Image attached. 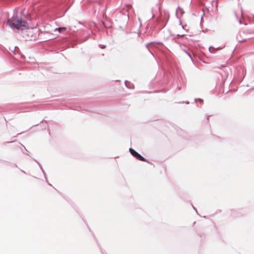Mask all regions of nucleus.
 <instances>
[{
    "mask_svg": "<svg viewBox=\"0 0 254 254\" xmlns=\"http://www.w3.org/2000/svg\"><path fill=\"white\" fill-rule=\"evenodd\" d=\"M180 12L181 14H183L184 13V11L183 9L180 7H178V8H177V9L176 10V16H177L178 12Z\"/></svg>",
    "mask_w": 254,
    "mask_h": 254,
    "instance_id": "obj_4",
    "label": "nucleus"
},
{
    "mask_svg": "<svg viewBox=\"0 0 254 254\" xmlns=\"http://www.w3.org/2000/svg\"><path fill=\"white\" fill-rule=\"evenodd\" d=\"M7 22L11 28L17 29L26 28L27 26V22L22 20L21 17L17 16V13L15 12L13 16L7 20Z\"/></svg>",
    "mask_w": 254,
    "mask_h": 254,
    "instance_id": "obj_1",
    "label": "nucleus"
},
{
    "mask_svg": "<svg viewBox=\"0 0 254 254\" xmlns=\"http://www.w3.org/2000/svg\"><path fill=\"white\" fill-rule=\"evenodd\" d=\"M105 47V46H104V47H101L102 48H104Z\"/></svg>",
    "mask_w": 254,
    "mask_h": 254,
    "instance_id": "obj_12",
    "label": "nucleus"
},
{
    "mask_svg": "<svg viewBox=\"0 0 254 254\" xmlns=\"http://www.w3.org/2000/svg\"><path fill=\"white\" fill-rule=\"evenodd\" d=\"M129 152L130 154L135 157L136 159L140 160L141 161H145V159L140 154L138 153L136 151H135L134 149L132 148H129Z\"/></svg>",
    "mask_w": 254,
    "mask_h": 254,
    "instance_id": "obj_2",
    "label": "nucleus"
},
{
    "mask_svg": "<svg viewBox=\"0 0 254 254\" xmlns=\"http://www.w3.org/2000/svg\"><path fill=\"white\" fill-rule=\"evenodd\" d=\"M68 29H69V30H70L71 29V27H70V26H69V27H68Z\"/></svg>",
    "mask_w": 254,
    "mask_h": 254,
    "instance_id": "obj_9",
    "label": "nucleus"
},
{
    "mask_svg": "<svg viewBox=\"0 0 254 254\" xmlns=\"http://www.w3.org/2000/svg\"><path fill=\"white\" fill-rule=\"evenodd\" d=\"M66 29L67 28L64 27L56 28L54 29V31H58L59 33H64L66 32Z\"/></svg>",
    "mask_w": 254,
    "mask_h": 254,
    "instance_id": "obj_3",
    "label": "nucleus"
},
{
    "mask_svg": "<svg viewBox=\"0 0 254 254\" xmlns=\"http://www.w3.org/2000/svg\"><path fill=\"white\" fill-rule=\"evenodd\" d=\"M193 209L196 211V210L195 209V207H193Z\"/></svg>",
    "mask_w": 254,
    "mask_h": 254,
    "instance_id": "obj_11",
    "label": "nucleus"
},
{
    "mask_svg": "<svg viewBox=\"0 0 254 254\" xmlns=\"http://www.w3.org/2000/svg\"><path fill=\"white\" fill-rule=\"evenodd\" d=\"M198 100L200 102H202V100L201 99H198Z\"/></svg>",
    "mask_w": 254,
    "mask_h": 254,
    "instance_id": "obj_8",
    "label": "nucleus"
},
{
    "mask_svg": "<svg viewBox=\"0 0 254 254\" xmlns=\"http://www.w3.org/2000/svg\"><path fill=\"white\" fill-rule=\"evenodd\" d=\"M187 53L188 55V56L190 57V55L189 53Z\"/></svg>",
    "mask_w": 254,
    "mask_h": 254,
    "instance_id": "obj_10",
    "label": "nucleus"
},
{
    "mask_svg": "<svg viewBox=\"0 0 254 254\" xmlns=\"http://www.w3.org/2000/svg\"><path fill=\"white\" fill-rule=\"evenodd\" d=\"M125 84H126V86L127 88H131V85L129 81L126 80L125 81Z\"/></svg>",
    "mask_w": 254,
    "mask_h": 254,
    "instance_id": "obj_5",
    "label": "nucleus"
},
{
    "mask_svg": "<svg viewBox=\"0 0 254 254\" xmlns=\"http://www.w3.org/2000/svg\"><path fill=\"white\" fill-rule=\"evenodd\" d=\"M153 43H154V42H151V43H147V44H146V47L148 49L149 46Z\"/></svg>",
    "mask_w": 254,
    "mask_h": 254,
    "instance_id": "obj_7",
    "label": "nucleus"
},
{
    "mask_svg": "<svg viewBox=\"0 0 254 254\" xmlns=\"http://www.w3.org/2000/svg\"><path fill=\"white\" fill-rule=\"evenodd\" d=\"M164 14L165 15V16H166L168 18L169 17V13L168 11H164Z\"/></svg>",
    "mask_w": 254,
    "mask_h": 254,
    "instance_id": "obj_6",
    "label": "nucleus"
}]
</instances>
